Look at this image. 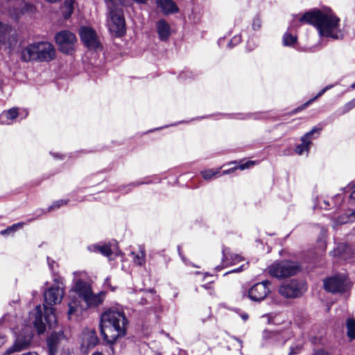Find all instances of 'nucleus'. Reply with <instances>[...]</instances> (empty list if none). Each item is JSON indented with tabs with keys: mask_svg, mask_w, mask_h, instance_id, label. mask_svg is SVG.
I'll return each instance as SVG.
<instances>
[{
	"mask_svg": "<svg viewBox=\"0 0 355 355\" xmlns=\"http://www.w3.org/2000/svg\"><path fill=\"white\" fill-rule=\"evenodd\" d=\"M73 290L78 297L83 300L92 291L91 286L81 279L76 281Z\"/></svg>",
	"mask_w": 355,
	"mask_h": 355,
	"instance_id": "nucleus-17",
	"label": "nucleus"
},
{
	"mask_svg": "<svg viewBox=\"0 0 355 355\" xmlns=\"http://www.w3.org/2000/svg\"><path fill=\"white\" fill-rule=\"evenodd\" d=\"M112 6V8H110L111 23L109 25V29L115 37H121L126 33L123 11L121 8L117 7L116 1Z\"/></svg>",
	"mask_w": 355,
	"mask_h": 355,
	"instance_id": "nucleus-6",
	"label": "nucleus"
},
{
	"mask_svg": "<svg viewBox=\"0 0 355 355\" xmlns=\"http://www.w3.org/2000/svg\"><path fill=\"white\" fill-rule=\"evenodd\" d=\"M92 355H103V354L99 352H96L93 353Z\"/></svg>",
	"mask_w": 355,
	"mask_h": 355,
	"instance_id": "nucleus-49",
	"label": "nucleus"
},
{
	"mask_svg": "<svg viewBox=\"0 0 355 355\" xmlns=\"http://www.w3.org/2000/svg\"><path fill=\"white\" fill-rule=\"evenodd\" d=\"M242 267H243V266H241V267H239V268H236V269H234V270H231V271L228 272L227 273L239 272H240V271H241V270H242Z\"/></svg>",
	"mask_w": 355,
	"mask_h": 355,
	"instance_id": "nucleus-45",
	"label": "nucleus"
},
{
	"mask_svg": "<svg viewBox=\"0 0 355 355\" xmlns=\"http://www.w3.org/2000/svg\"><path fill=\"white\" fill-rule=\"evenodd\" d=\"M269 280H264L252 286L248 291V297L253 302H260L264 300L270 293Z\"/></svg>",
	"mask_w": 355,
	"mask_h": 355,
	"instance_id": "nucleus-10",
	"label": "nucleus"
},
{
	"mask_svg": "<svg viewBox=\"0 0 355 355\" xmlns=\"http://www.w3.org/2000/svg\"><path fill=\"white\" fill-rule=\"evenodd\" d=\"M230 255V248L225 246H223L222 248V261L225 262L228 259V257Z\"/></svg>",
	"mask_w": 355,
	"mask_h": 355,
	"instance_id": "nucleus-38",
	"label": "nucleus"
},
{
	"mask_svg": "<svg viewBox=\"0 0 355 355\" xmlns=\"http://www.w3.org/2000/svg\"><path fill=\"white\" fill-rule=\"evenodd\" d=\"M302 144L296 146L295 153L299 155H302L304 152H309L310 146L312 144L311 141H306L301 138Z\"/></svg>",
	"mask_w": 355,
	"mask_h": 355,
	"instance_id": "nucleus-29",
	"label": "nucleus"
},
{
	"mask_svg": "<svg viewBox=\"0 0 355 355\" xmlns=\"http://www.w3.org/2000/svg\"><path fill=\"white\" fill-rule=\"evenodd\" d=\"M64 336L63 331H53L46 340L48 355H57L61 339Z\"/></svg>",
	"mask_w": 355,
	"mask_h": 355,
	"instance_id": "nucleus-14",
	"label": "nucleus"
},
{
	"mask_svg": "<svg viewBox=\"0 0 355 355\" xmlns=\"http://www.w3.org/2000/svg\"><path fill=\"white\" fill-rule=\"evenodd\" d=\"M85 342L87 347L89 349L93 348L98 344L99 339L97 336L96 331L94 329L88 332Z\"/></svg>",
	"mask_w": 355,
	"mask_h": 355,
	"instance_id": "nucleus-22",
	"label": "nucleus"
},
{
	"mask_svg": "<svg viewBox=\"0 0 355 355\" xmlns=\"http://www.w3.org/2000/svg\"><path fill=\"white\" fill-rule=\"evenodd\" d=\"M132 1L139 3V4H146L148 2V0H132Z\"/></svg>",
	"mask_w": 355,
	"mask_h": 355,
	"instance_id": "nucleus-44",
	"label": "nucleus"
},
{
	"mask_svg": "<svg viewBox=\"0 0 355 355\" xmlns=\"http://www.w3.org/2000/svg\"><path fill=\"white\" fill-rule=\"evenodd\" d=\"M80 40L89 49H97L101 47L96 31L91 27L82 26L79 31Z\"/></svg>",
	"mask_w": 355,
	"mask_h": 355,
	"instance_id": "nucleus-11",
	"label": "nucleus"
},
{
	"mask_svg": "<svg viewBox=\"0 0 355 355\" xmlns=\"http://www.w3.org/2000/svg\"><path fill=\"white\" fill-rule=\"evenodd\" d=\"M133 186H138L140 184V183H132V184Z\"/></svg>",
	"mask_w": 355,
	"mask_h": 355,
	"instance_id": "nucleus-54",
	"label": "nucleus"
},
{
	"mask_svg": "<svg viewBox=\"0 0 355 355\" xmlns=\"http://www.w3.org/2000/svg\"><path fill=\"white\" fill-rule=\"evenodd\" d=\"M282 42L284 46H293L297 42V36L286 32L282 37Z\"/></svg>",
	"mask_w": 355,
	"mask_h": 355,
	"instance_id": "nucleus-28",
	"label": "nucleus"
},
{
	"mask_svg": "<svg viewBox=\"0 0 355 355\" xmlns=\"http://www.w3.org/2000/svg\"><path fill=\"white\" fill-rule=\"evenodd\" d=\"M322 130L321 126H315L309 132L304 134L301 138L306 141H311V139H316L320 135Z\"/></svg>",
	"mask_w": 355,
	"mask_h": 355,
	"instance_id": "nucleus-24",
	"label": "nucleus"
},
{
	"mask_svg": "<svg viewBox=\"0 0 355 355\" xmlns=\"http://www.w3.org/2000/svg\"><path fill=\"white\" fill-rule=\"evenodd\" d=\"M63 295L64 291L60 290L58 286L49 287L44 293V319L50 327L55 321V309L53 306L61 302Z\"/></svg>",
	"mask_w": 355,
	"mask_h": 355,
	"instance_id": "nucleus-4",
	"label": "nucleus"
},
{
	"mask_svg": "<svg viewBox=\"0 0 355 355\" xmlns=\"http://www.w3.org/2000/svg\"><path fill=\"white\" fill-rule=\"evenodd\" d=\"M47 263H48L49 268L51 269V270L55 275V272H54V265L56 264L55 261L53 259H52L51 258L48 257H47Z\"/></svg>",
	"mask_w": 355,
	"mask_h": 355,
	"instance_id": "nucleus-40",
	"label": "nucleus"
},
{
	"mask_svg": "<svg viewBox=\"0 0 355 355\" xmlns=\"http://www.w3.org/2000/svg\"><path fill=\"white\" fill-rule=\"evenodd\" d=\"M93 248L95 252H98L107 257H110L113 254L111 245L109 243H105L102 245H95Z\"/></svg>",
	"mask_w": 355,
	"mask_h": 355,
	"instance_id": "nucleus-27",
	"label": "nucleus"
},
{
	"mask_svg": "<svg viewBox=\"0 0 355 355\" xmlns=\"http://www.w3.org/2000/svg\"><path fill=\"white\" fill-rule=\"evenodd\" d=\"M324 289L331 293H344L351 288L349 278L341 274L327 277L323 279Z\"/></svg>",
	"mask_w": 355,
	"mask_h": 355,
	"instance_id": "nucleus-7",
	"label": "nucleus"
},
{
	"mask_svg": "<svg viewBox=\"0 0 355 355\" xmlns=\"http://www.w3.org/2000/svg\"><path fill=\"white\" fill-rule=\"evenodd\" d=\"M352 89H355V82L351 85Z\"/></svg>",
	"mask_w": 355,
	"mask_h": 355,
	"instance_id": "nucleus-53",
	"label": "nucleus"
},
{
	"mask_svg": "<svg viewBox=\"0 0 355 355\" xmlns=\"http://www.w3.org/2000/svg\"><path fill=\"white\" fill-rule=\"evenodd\" d=\"M300 270L301 266L298 262L282 260L270 266L268 272L274 277L284 279L296 275Z\"/></svg>",
	"mask_w": 355,
	"mask_h": 355,
	"instance_id": "nucleus-5",
	"label": "nucleus"
},
{
	"mask_svg": "<svg viewBox=\"0 0 355 355\" xmlns=\"http://www.w3.org/2000/svg\"><path fill=\"white\" fill-rule=\"evenodd\" d=\"M302 24L311 25L316 28L320 35L339 39V33H334L340 26V19L334 13H324L318 8H314L304 12L299 19Z\"/></svg>",
	"mask_w": 355,
	"mask_h": 355,
	"instance_id": "nucleus-2",
	"label": "nucleus"
},
{
	"mask_svg": "<svg viewBox=\"0 0 355 355\" xmlns=\"http://www.w3.org/2000/svg\"><path fill=\"white\" fill-rule=\"evenodd\" d=\"M262 26V20L259 15H257L252 19V28L254 31H259Z\"/></svg>",
	"mask_w": 355,
	"mask_h": 355,
	"instance_id": "nucleus-34",
	"label": "nucleus"
},
{
	"mask_svg": "<svg viewBox=\"0 0 355 355\" xmlns=\"http://www.w3.org/2000/svg\"><path fill=\"white\" fill-rule=\"evenodd\" d=\"M133 262L138 266H143L146 263V253L144 250L139 251L138 253L132 252Z\"/></svg>",
	"mask_w": 355,
	"mask_h": 355,
	"instance_id": "nucleus-31",
	"label": "nucleus"
},
{
	"mask_svg": "<svg viewBox=\"0 0 355 355\" xmlns=\"http://www.w3.org/2000/svg\"><path fill=\"white\" fill-rule=\"evenodd\" d=\"M216 270L219 271L220 270L222 269V267L218 266H216Z\"/></svg>",
	"mask_w": 355,
	"mask_h": 355,
	"instance_id": "nucleus-52",
	"label": "nucleus"
},
{
	"mask_svg": "<svg viewBox=\"0 0 355 355\" xmlns=\"http://www.w3.org/2000/svg\"><path fill=\"white\" fill-rule=\"evenodd\" d=\"M307 285L303 280L292 279L279 288V293L285 298H298L306 291Z\"/></svg>",
	"mask_w": 355,
	"mask_h": 355,
	"instance_id": "nucleus-9",
	"label": "nucleus"
},
{
	"mask_svg": "<svg viewBox=\"0 0 355 355\" xmlns=\"http://www.w3.org/2000/svg\"><path fill=\"white\" fill-rule=\"evenodd\" d=\"M18 42V35L15 29L1 22V44L8 45L9 49L15 47Z\"/></svg>",
	"mask_w": 355,
	"mask_h": 355,
	"instance_id": "nucleus-12",
	"label": "nucleus"
},
{
	"mask_svg": "<svg viewBox=\"0 0 355 355\" xmlns=\"http://www.w3.org/2000/svg\"><path fill=\"white\" fill-rule=\"evenodd\" d=\"M178 250L179 254L181 255V247L180 246H178Z\"/></svg>",
	"mask_w": 355,
	"mask_h": 355,
	"instance_id": "nucleus-50",
	"label": "nucleus"
},
{
	"mask_svg": "<svg viewBox=\"0 0 355 355\" xmlns=\"http://www.w3.org/2000/svg\"><path fill=\"white\" fill-rule=\"evenodd\" d=\"M157 32L161 41L166 42L171 35V27L168 23L164 19H159L156 24Z\"/></svg>",
	"mask_w": 355,
	"mask_h": 355,
	"instance_id": "nucleus-16",
	"label": "nucleus"
},
{
	"mask_svg": "<svg viewBox=\"0 0 355 355\" xmlns=\"http://www.w3.org/2000/svg\"><path fill=\"white\" fill-rule=\"evenodd\" d=\"M256 164H257L256 161L248 160V161L245 162V163H241V164L236 165V168H238V169H240V170H245V169L249 168L251 166H254Z\"/></svg>",
	"mask_w": 355,
	"mask_h": 355,
	"instance_id": "nucleus-36",
	"label": "nucleus"
},
{
	"mask_svg": "<svg viewBox=\"0 0 355 355\" xmlns=\"http://www.w3.org/2000/svg\"><path fill=\"white\" fill-rule=\"evenodd\" d=\"M55 41L58 50L64 54L71 55L75 51V43L77 41L74 33L64 30L58 32L55 35Z\"/></svg>",
	"mask_w": 355,
	"mask_h": 355,
	"instance_id": "nucleus-8",
	"label": "nucleus"
},
{
	"mask_svg": "<svg viewBox=\"0 0 355 355\" xmlns=\"http://www.w3.org/2000/svg\"><path fill=\"white\" fill-rule=\"evenodd\" d=\"M312 355H330L324 349H318L313 351Z\"/></svg>",
	"mask_w": 355,
	"mask_h": 355,
	"instance_id": "nucleus-39",
	"label": "nucleus"
},
{
	"mask_svg": "<svg viewBox=\"0 0 355 355\" xmlns=\"http://www.w3.org/2000/svg\"><path fill=\"white\" fill-rule=\"evenodd\" d=\"M331 86H327L321 89L315 96L302 104L301 105L297 107L289 112V115L296 114L306 108H307L310 105H311L314 101H315L319 97L322 96Z\"/></svg>",
	"mask_w": 355,
	"mask_h": 355,
	"instance_id": "nucleus-18",
	"label": "nucleus"
},
{
	"mask_svg": "<svg viewBox=\"0 0 355 355\" xmlns=\"http://www.w3.org/2000/svg\"><path fill=\"white\" fill-rule=\"evenodd\" d=\"M2 114L6 118V121H1V124H3V123L10 124V123H12V121L14 119H17V116H19L18 109L16 107H12L11 109L6 110Z\"/></svg>",
	"mask_w": 355,
	"mask_h": 355,
	"instance_id": "nucleus-23",
	"label": "nucleus"
},
{
	"mask_svg": "<svg viewBox=\"0 0 355 355\" xmlns=\"http://www.w3.org/2000/svg\"><path fill=\"white\" fill-rule=\"evenodd\" d=\"M212 284H213L212 282H209V283H207L206 284L202 285V286L204 288L207 289V290H214V287H213Z\"/></svg>",
	"mask_w": 355,
	"mask_h": 355,
	"instance_id": "nucleus-43",
	"label": "nucleus"
},
{
	"mask_svg": "<svg viewBox=\"0 0 355 355\" xmlns=\"http://www.w3.org/2000/svg\"><path fill=\"white\" fill-rule=\"evenodd\" d=\"M24 223H17L15 224H13L5 230H1V235L3 236H9V235H13L17 230L22 228L24 227Z\"/></svg>",
	"mask_w": 355,
	"mask_h": 355,
	"instance_id": "nucleus-30",
	"label": "nucleus"
},
{
	"mask_svg": "<svg viewBox=\"0 0 355 355\" xmlns=\"http://www.w3.org/2000/svg\"><path fill=\"white\" fill-rule=\"evenodd\" d=\"M297 352L295 351V348L291 347L290 352H288V355H295Z\"/></svg>",
	"mask_w": 355,
	"mask_h": 355,
	"instance_id": "nucleus-46",
	"label": "nucleus"
},
{
	"mask_svg": "<svg viewBox=\"0 0 355 355\" xmlns=\"http://www.w3.org/2000/svg\"><path fill=\"white\" fill-rule=\"evenodd\" d=\"M355 107V97L347 102L343 107V113L349 112L351 110Z\"/></svg>",
	"mask_w": 355,
	"mask_h": 355,
	"instance_id": "nucleus-37",
	"label": "nucleus"
},
{
	"mask_svg": "<svg viewBox=\"0 0 355 355\" xmlns=\"http://www.w3.org/2000/svg\"><path fill=\"white\" fill-rule=\"evenodd\" d=\"M57 320L55 319V321L53 323L52 326L50 327L44 319V311L42 312V310L40 305L36 306L35 318L33 322V324L34 328L37 330V332L39 335L42 334L45 332L46 326H48L49 329H52L55 326Z\"/></svg>",
	"mask_w": 355,
	"mask_h": 355,
	"instance_id": "nucleus-13",
	"label": "nucleus"
},
{
	"mask_svg": "<svg viewBox=\"0 0 355 355\" xmlns=\"http://www.w3.org/2000/svg\"><path fill=\"white\" fill-rule=\"evenodd\" d=\"M129 320L123 311L108 309L100 316V334L105 345L112 346L119 338L125 336Z\"/></svg>",
	"mask_w": 355,
	"mask_h": 355,
	"instance_id": "nucleus-1",
	"label": "nucleus"
},
{
	"mask_svg": "<svg viewBox=\"0 0 355 355\" xmlns=\"http://www.w3.org/2000/svg\"><path fill=\"white\" fill-rule=\"evenodd\" d=\"M53 281H54V282H55V283H57V284H60V277H55V278L54 279V280H53Z\"/></svg>",
	"mask_w": 355,
	"mask_h": 355,
	"instance_id": "nucleus-47",
	"label": "nucleus"
},
{
	"mask_svg": "<svg viewBox=\"0 0 355 355\" xmlns=\"http://www.w3.org/2000/svg\"><path fill=\"white\" fill-rule=\"evenodd\" d=\"M237 169H238V168H236V166L229 168L227 170L223 171V174H230V173L234 172Z\"/></svg>",
	"mask_w": 355,
	"mask_h": 355,
	"instance_id": "nucleus-42",
	"label": "nucleus"
},
{
	"mask_svg": "<svg viewBox=\"0 0 355 355\" xmlns=\"http://www.w3.org/2000/svg\"><path fill=\"white\" fill-rule=\"evenodd\" d=\"M156 5L164 15L175 14L180 11L178 5L173 0H157Z\"/></svg>",
	"mask_w": 355,
	"mask_h": 355,
	"instance_id": "nucleus-15",
	"label": "nucleus"
},
{
	"mask_svg": "<svg viewBox=\"0 0 355 355\" xmlns=\"http://www.w3.org/2000/svg\"><path fill=\"white\" fill-rule=\"evenodd\" d=\"M75 0H64L62 6V16L64 19H68L71 17L74 10Z\"/></svg>",
	"mask_w": 355,
	"mask_h": 355,
	"instance_id": "nucleus-21",
	"label": "nucleus"
},
{
	"mask_svg": "<svg viewBox=\"0 0 355 355\" xmlns=\"http://www.w3.org/2000/svg\"><path fill=\"white\" fill-rule=\"evenodd\" d=\"M243 318L244 320H246V319H248V315L247 314L243 315Z\"/></svg>",
	"mask_w": 355,
	"mask_h": 355,
	"instance_id": "nucleus-51",
	"label": "nucleus"
},
{
	"mask_svg": "<svg viewBox=\"0 0 355 355\" xmlns=\"http://www.w3.org/2000/svg\"><path fill=\"white\" fill-rule=\"evenodd\" d=\"M69 199H60L55 200L52 202V204L50 206H49L46 211H43V213L46 214L58 210L61 207L67 206L69 204Z\"/></svg>",
	"mask_w": 355,
	"mask_h": 355,
	"instance_id": "nucleus-25",
	"label": "nucleus"
},
{
	"mask_svg": "<svg viewBox=\"0 0 355 355\" xmlns=\"http://www.w3.org/2000/svg\"><path fill=\"white\" fill-rule=\"evenodd\" d=\"M55 58L53 45L48 42H39L29 44L21 51V60L23 62L39 61L51 62Z\"/></svg>",
	"mask_w": 355,
	"mask_h": 355,
	"instance_id": "nucleus-3",
	"label": "nucleus"
},
{
	"mask_svg": "<svg viewBox=\"0 0 355 355\" xmlns=\"http://www.w3.org/2000/svg\"><path fill=\"white\" fill-rule=\"evenodd\" d=\"M234 260L235 261H240L241 260L240 256L239 255H236Z\"/></svg>",
	"mask_w": 355,
	"mask_h": 355,
	"instance_id": "nucleus-48",
	"label": "nucleus"
},
{
	"mask_svg": "<svg viewBox=\"0 0 355 355\" xmlns=\"http://www.w3.org/2000/svg\"><path fill=\"white\" fill-rule=\"evenodd\" d=\"M36 7L31 3H23L20 8H17L15 10V18L18 19L22 15L26 13H34L36 12Z\"/></svg>",
	"mask_w": 355,
	"mask_h": 355,
	"instance_id": "nucleus-20",
	"label": "nucleus"
},
{
	"mask_svg": "<svg viewBox=\"0 0 355 355\" xmlns=\"http://www.w3.org/2000/svg\"><path fill=\"white\" fill-rule=\"evenodd\" d=\"M347 336L350 340H355V319L349 318L346 321Z\"/></svg>",
	"mask_w": 355,
	"mask_h": 355,
	"instance_id": "nucleus-26",
	"label": "nucleus"
},
{
	"mask_svg": "<svg viewBox=\"0 0 355 355\" xmlns=\"http://www.w3.org/2000/svg\"><path fill=\"white\" fill-rule=\"evenodd\" d=\"M241 42V35H235L229 42L228 45L232 46L233 42L238 44Z\"/></svg>",
	"mask_w": 355,
	"mask_h": 355,
	"instance_id": "nucleus-41",
	"label": "nucleus"
},
{
	"mask_svg": "<svg viewBox=\"0 0 355 355\" xmlns=\"http://www.w3.org/2000/svg\"><path fill=\"white\" fill-rule=\"evenodd\" d=\"M103 292L98 294H94L93 291H92L83 300L85 302L88 308L96 307L103 303Z\"/></svg>",
	"mask_w": 355,
	"mask_h": 355,
	"instance_id": "nucleus-19",
	"label": "nucleus"
},
{
	"mask_svg": "<svg viewBox=\"0 0 355 355\" xmlns=\"http://www.w3.org/2000/svg\"><path fill=\"white\" fill-rule=\"evenodd\" d=\"M220 168H211L201 171V175L202 178L206 180H211L212 178L217 177V175H220Z\"/></svg>",
	"mask_w": 355,
	"mask_h": 355,
	"instance_id": "nucleus-33",
	"label": "nucleus"
},
{
	"mask_svg": "<svg viewBox=\"0 0 355 355\" xmlns=\"http://www.w3.org/2000/svg\"><path fill=\"white\" fill-rule=\"evenodd\" d=\"M29 345V341H21L19 339H17L15 344V348L17 351H21L27 348Z\"/></svg>",
	"mask_w": 355,
	"mask_h": 355,
	"instance_id": "nucleus-35",
	"label": "nucleus"
},
{
	"mask_svg": "<svg viewBox=\"0 0 355 355\" xmlns=\"http://www.w3.org/2000/svg\"><path fill=\"white\" fill-rule=\"evenodd\" d=\"M80 302L76 297H73L69 303V310L67 312L68 318L70 319L71 315L78 311V308L80 306Z\"/></svg>",
	"mask_w": 355,
	"mask_h": 355,
	"instance_id": "nucleus-32",
	"label": "nucleus"
}]
</instances>
